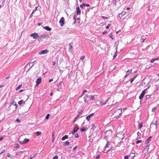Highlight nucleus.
Wrapping results in <instances>:
<instances>
[{
    "mask_svg": "<svg viewBox=\"0 0 159 159\" xmlns=\"http://www.w3.org/2000/svg\"><path fill=\"white\" fill-rule=\"evenodd\" d=\"M153 125H155V129L156 130L157 128V121H155V122H152L151 123L150 127H151Z\"/></svg>",
    "mask_w": 159,
    "mask_h": 159,
    "instance_id": "nucleus-12",
    "label": "nucleus"
},
{
    "mask_svg": "<svg viewBox=\"0 0 159 159\" xmlns=\"http://www.w3.org/2000/svg\"><path fill=\"white\" fill-rule=\"evenodd\" d=\"M86 130V128L84 127L83 128H81L80 130L81 132H82L85 131Z\"/></svg>",
    "mask_w": 159,
    "mask_h": 159,
    "instance_id": "nucleus-35",
    "label": "nucleus"
},
{
    "mask_svg": "<svg viewBox=\"0 0 159 159\" xmlns=\"http://www.w3.org/2000/svg\"><path fill=\"white\" fill-rule=\"evenodd\" d=\"M143 126V123H140L138 127L139 129H141Z\"/></svg>",
    "mask_w": 159,
    "mask_h": 159,
    "instance_id": "nucleus-36",
    "label": "nucleus"
},
{
    "mask_svg": "<svg viewBox=\"0 0 159 159\" xmlns=\"http://www.w3.org/2000/svg\"><path fill=\"white\" fill-rule=\"evenodd\" d=\"M16 121L18 123H20V120L18 118L16 119Z\"/></svg>",
    "mask_w": 159,
    "mask_h": 159,
    "instance_id": "nucleus-55",
    "label": "nucleus"
},
{
    "mask_svg": "<svg viewBox=\"0 0 159 159\" xmlns=\"http://www.w3.org/2000/svg\"><path fill=\"white\" fill-rule=\"evenodd\" d=\"M82 111H80V112L79 114H78L76 117L75 118L74 122L79 117H82L83 116H82Z\"/></svg>",
    "mask_w": 159,
    "mask_h": 159,
    "instance_id": "nucleus-9",
    "label": "nucleus"
},
{
    "mask_svg": "<svg viewBox=\"0 0 159 159\" xmlns=\"http://www.w3.org/2000/svg\"><path fill=\"white\" fill-rule=\"evenodd\" d=\"M34 62H30L26 66H25V68H28L27 72L29 71L30 69L32 68V67L34 66Z\"/></svg>",
    "mask_w": 159,
    "mask_h": 159,
    "instance_id": "nucleus-2",
    "label": "nucleus"
},
{
    "mask_svg": "<svg viewBox=\"0 0 159 159\" xmlns=\"http://www.w3.org/2000/svg\"><path fill=\"white\" fill-rule=\"evenodd\" d=\"M78 129L79 128L78 127H75L74 128L73 130H74V132L75 131L76 132L77 131Z\"/></svg>",
    "mask_w": 159,
    "mask_h": 159,
    "instance_id": "nucleus-33",
    "label": "nucleus"
},
{
    "mask_svg": "<svg viewBox=\"0 0 159 159\" xmlns=\"http://www.w3.org/2000/svg\"><path fill=\"white\" fill-rule=\"evenodd\" d=\"M48 50L45 49L39 52V55L45 54L48 52Z\"/></svg>",
    "mask_w": 159,
    "mask_h": 159,
    "instance_id": "nucleus-11",
    "label": "nucleus"
},
{
    "mask_svg": "<svg viewBox=\"0 0 159 159\" xmlns=\"http://www.w3.org/2000/svg\"><path fill=\"white\" fill-rule=\"evenodd\" d=\"M135 155L134 154V153H131L129 156V157H131V158L130 159H133V158L134 157H135Z\"/></svg>",
    "mask_w": 159,
    "mask_h": 159,
    "instance_id": "nucleus-28",
    "label": "nucleus"
},
{
    "mask_svg": "<svg viewBox=\"0 0 159 159\" xmlns=\"http://www.w3.org/2000/svg\"><path fill=\"white\" fill-rule=\"evenodd\" d=\"M94 115V113H92L90 114L89 116H87L86 118V120L88 121H89L90 120V118L91 117H92Z\"/></svg>",
    "mask_w": 159,
    "mask_h": 159,
    "instance_id": "nucleus-10",
    "label": "nucleus"
},
{
    "mask_svg": "<svg viewBox=\"0 0 159 159\" xmlns=\"http://www.w3.org/2000/svg\"><path fill=\"white\" fill-rule=\"evenodd\" d=\"M38 7H36L35 9L34 10L32 11V13H34V11L37 10Z\"/></svg>",
    "mask_w": 159,
    "mask_h": 159,
    "instance_id": "nucleus-51",
    "label": "nucleus"
},
{
    "mask_svg": "<svg viewBox=\"0 0 159 159\" xmlns=\"http://www.w3.org/2000/svg\"><path fill=\"white\" fill-rule=\"evenodd\" d=\"M118 46V44H117V45H116V51L115 52V53L114 54V55L113 56V58L114 59L117 56V47Z\"/></svg>",
    "mask_w": 159,
    "mask_h": 159,
    "instance_id": "nucleus-14",
    "label": "nucleus"
},
{
    "mask_svg": "<svg viewBox=\"0 0 159 159\" xmlns=\"http://www.w3.org/2000/svg\"><path fill=\"white\" fill-rule=\"evenodd\" d=\"M41 132L40 131H37L36 132V134L38 136H39L41 135Z\"/></svg>",
    "mask_w": 159,
    "mask_h": 159,
    "instance_id": "nucleus-40",
    "label": "nucleus"
},
{
    "mask_svg": "<svg viewBox=\"0 0 159 159\" xmlns=\"http://www.w3.org/2000/svg\"><path fill=\"white\" fill-rule=\"evenodd\" d=\"M76 20H77V23L78 24L77 25L79 26L81 25V24L80 23V17H76Z\"/></svg>",
    "mask_w": 159,
    "mask_h": 159,
    "instance_id": "nucleus-20",
    "label": "nucleus"
},
{
    "mask_svg": "<svg viewBox=\"0 0 159 159\" xmlns=\"http://www.w3.org/2000/svg\"><path fill=\"white\" fill-rule=\"evenodd\" d=\"M76 14H75L74 16V17L75 18L76 17H77L78 15H80L81 14V10L79 7L76 8Z\"/></svg>",
    "mask_w": 159,
    "mask_h": 159,
    "instance_id": "nucleus-4",
    "label": "nucleus"
},
{
    "mask_svg": "<svg viewBox=\"0 0 159 159\" xmlns=\"http://www.w3.org/2000/svg\"><path fill=\"white\" fill-rule=\"evenodd\" d=\"M147 89H146L143 90L141 94L144 96L145 93V91L147 90Z\"/></svg>",
    "mask_w": 159,
    "mask_h": 159,
    "instance_id": "nucleus-31",
    "label": "nucleus"
},
{
    "mask_svg": "<svg viewBox=\"0 0 159 159\" xmlns=\"http://www.w3.org/2000/svg\"><path fill=\"white\" fill-rule=\"evenodd\" d=\"M80 7L82 8L83 7H85V4H83L82 5H81L80 6Z\"/></svg>",
    "mask_w": 159,
    "mask_h": 159,
    "instance_id": "nucleus-54",
    "label": "nucleus"
},
{
    "mask_svg": "<svg viewBox=\"0 0 159 159\" xmlns=\"http://www.w3.org/2000/svg\"><path fill=\"white\" fill-rule=\"evenodd\" d=\"M79 137V135L78 133H76L75 135V138H78Z\"/></svg>",
    "mask_w": 159,
    "mask_h": 159,
    "instance_id": "nucleus-48",
    "label": "nucleus"
},
{
    "mask_svg": "<svg viewBox=\"0 0 159 159\" xmlns=\"http://www.w3.org/2000/svg\"><path fill=\"white\" fill-rule=\"evenodd\" d=\"M109 36L110 37H111L112 39H114V38L113 37L112 34V33H110L109 34Z\"/></svg>",
    "mask_w": 159,
    "mask_h": 159,
    "instance_id": "nucleus-42",
    "label": "nucleus"
},
{
    "mask_svg": "<svg viewBox=\"0 0 159 159\" xmlns=\"http://www.w3.org/2000/svg\"><path fill=\"white\" fill-rule=\"evenodd\" d=\"M111 25L110 24H108V25H107V26L106 27V28L107 29H109V27H110V26Z\"/></svg>",
    "mask_w": 159,
    "mask_h": 159,
    "instance_id": "nucleus-47",
    "label": "nucleus"
},
{
    "mask_svg": "<svg viewBox=\"0 0 159 159\" xmlns=\"http://www.w3.org/2000/svg\"><path fill=\"white\" fill-rule=\"evenodd\" d=\"M43 29L48 31H50L52 30V29L48 26L44 27Z\"/></svg>",
    "mask_w": 159,
    "mask_h": 159,
    "instance_id": "nucleus-21",
    "label": "nucleus"
},
{
    "mask_svg": "<svg viewBox=\"0 0 159 159\" xmlns=\"http://www.w3.org/2000/svg\"><path fill=\"white\" fill-rule=\"evenodd\" d=\"M156 111V108L155 107H153L152 109V112H155Z\"/></svg>",
    "mask_w": 159,
    "mask_h": 159,
    "instance_id": "nucleus-43",
    "label": "nucleus"
},
{
    "mask_svg": "<svg viewBox=\"0 0 159 159\" xmlns=\"http://www.w3.org/2000/svg\"><path fill=\"white\" fill-rule=\"evenodd\" d=\"M149 145L146 146L145 148L143 150V152H145V153H148V150L149 149Z\"/></svg>",
    "mask_w": 159,
    "mask_h": 159,
    "instance_id": "nucleus-19",
    "label": "nucleus"
},
{
    "mask_svg": "<svg viewBox=\"0 0 159 159\" xmlns=\"http://www.w3.org/2000/svg\"><path fill=\"white\" fill-rule=\"evenodd\" d=\"M134 80L133 78H132L130 80V81L131 82V83H132L133 82Z\"/></svg>",
    "mask_w": 159,
    "mask_h": 159,
    "instance_id": "nucleus-59",
    "label": "nucleus"
},
{
    "mask_svg": "<svg viewBox=\"0 0 159 159\" xmlns=\"http://www.w3.org/2000/svg\"><path fill=\"white\" fill-rule=\"evenodd\" d=\"M91 126H92V128L93 129L95 128L96 127V126L94 124H92L91 125Z\"/></svg>",
    "mask_w": 159,
    "mask_h": 159,
    "instance_id": "nucleus-37",
    "label": "nucleus"
},
{
    "mask_svg": "<svg viewBox=\"0 0 159 159\" xmlns=\"http://www.w3.org/2000/svg\"><path fill=\"white\" fill-rule=\"evenodd\" d=\"M109 142L108 141V140H107V143L105 146L104 148L105 149L103 151V152L104 153H106L107 152H108L111 149V148L107 149V148L108 147L109 145Z\"/></svg>",
    "mask_w": 159,
    "mask_h": 159,
    "instance_id": "nucleus-3",
    "label": "nucleus"
},
{
    "mask_svg": "<svg viewBox=\"0 0 159 159\" xmlns=\"http://www.w3.org/2000/svg\"><path fill=\"white\" fill-rule=\"evenodd\" d=\"M77 148V146H76V147H75L73 149V151H75V150Z\"/></svg>",
    "mask_w": 159,
    "mask_h": 159,
    "instance_id": "nucleus-56",
    "label": "nucleus"
},
{
    "mask_svg": "<svg viewBox=\"0 0 159 159\" xmlns=\"http://www.w3.org/2000/svg\"><path fill=\"white\" fill-rule=\"evenodd\" d=\"M5 151L4 150H2L0 152V154H2L3 153L5 152Z\"/></svg>",
    "mask_w": 159,
    "mask_h": 159,
    "instance_id": "nucleus-61",
    "label": "nucleus"
},
{
    "mask_svg": "<svg viewBox=\"0 0 159 159\" xmlns=\"http://www.w3.org/2000/svg\"><path fill=\"white\" fill-rule=\"evenodd\" d=\"M102 18L103 19H108V17H105V16H102Z\"/></svg>",
    "mask_w": 159,
    "mask_h": 159,
    "instance_id": "nucleus-57",
    "label": "nucleus"
},
{
    "mask_svg": "<svg viewBox=\"0 0 159 159\" xmlns=\"http://www.w3.org/2000/svg\"><path fill=\"white\" fill-rule=\"evenodd\" d=\"M15 148H20V146L18 144H16V146H15Z\"/></svg>",
    "mask_w": 159,
    "mask_h": 159,
    "instance_id": "nucleus-46",
    "label": "nucleus"
},
{
    "mask_svg": "<svg viewBox=\"0 0 159 159\" xmlns=\"http://www.w3.org/2000/svg\"><path fill=\"white\" fill-rule=\"evenodd\" d=\"M125 137V135L123 133H117L116 134V141L120 140L119 142H118V144L116 145V146H120V145L122 143V141H121L120 139L123 140Z\"/></svg>",
    "mask_w": 159,
    "mask_h": 159,
    "instance_id": "nucleus-1",
    "label": "nucleus"
},
{
    "mask_svg": "<svg viewBox=\"0 0 159 159\" xmlns=\"http://www.w3.org/2000/svg\"><path fill=\"white\" fill-rule=\"evenodd\" d=\"M36 86H38V85L41 82V78H38L37 79L36 81Z\"/></svg>",
    "mask_w": 159,
    "mask_h": 159,
    "instance_id": "nucleus-15",
    "label": "nucleus"
},
{
    "mask_svg": "<svg viewBox=\"0 0 159 159\" xmlns=\"http://www.w3.org/2000/svg\"><path fill=\"white\" fill-rule=\"evenodd\" d=\"M50 116V114H48L46 115V116L45 117V119H46V120H48V119L49 118V117Z\"/></svg>",
    "mask_w": 159,
    "mask_h": 159,
    "instance_id": "nucleus-41",
    "label": "nucleus"
},
{
    "mask_svg": "<svg viewBox=\"0 0 159 159\" xmlns=\"http://www.w3.org/2000/svg\"><path fill=\"white\" fill-rule=\"evenodd\" d=\"M58 158V157L57 155L54 156L53 158V159H57Z\"/></svg>",
    "mask_w": 159,
    "mask_h": 159,
    "instance_id": "nucleus-52",
    "label": "nucleus"
},
{
    "mask_svg": "<svg viewBox=\"0 0 159 159\" xmlns=\"http://www.w3.org/2000/svg\"><path fill=\"white\" fill-rule=\"evenodd\" d=\"M52 138H54V134L53 132L52 133Z\"/></svg>",
    "mask_w": 159,
    "mask_h": 159,
    "instance_id": "nucleus-63",
    "label": "nucleus"
},
{
    "mask_svg": "<svg viewBox=\"0 0 159 159\" xmlns=\"http://www.w3.org/2000/svg\"><path fill=\"white\" fill-rule=\"evenodd\" d=\"M141 142H142V140H137L136 142V143L137 144H138V143H140Z\"/></svg>",
    "mask_w": 159,
    "mask_h": 159,
    "instance_id": "nucleus-50",
    "label": "nucleus"
},
{
    "mask_svg": "<svg viewBox=\"0 0 159 159\" xmlns=\"http://www.w3.org/2000/svg\"><path fill=\"white\" fill-rule=\"evenodd\" d=\"M107 33V32L106 31H104L103 32L102 34H106Z\"/></svg>",
    "mask_w": 159,
    "mask_h": 159,
    "instance_id": "nucleus-64",
    "label": "nucleus"
},
{
    "mask_svg": "<svg viewBox=\"0 0 159 159\" xmlns=\"http://www.w3.org/2000/svg\"><path fill=\"white\" fill-rule=\"evenodd\" d=\"M30 36L31 37H33L34 39H36L39 36L38 34L36 33H34L32 34H31L30 35Z\"/></svg>",
    "mask_w": 159,
    "mask_h": 159,
    "instance_id": "nucleus-6",
    "label": "nucleus"
},
{
    "mask_svg": "<svg viewBox=\"0 0 159 159\" xmlns=\"http://www.w3.org/2000/svg\"><path fill=\"white\" fill-rule=\"evenodd\" d=\"M90 96L91 97V98H90V100H94L95 99V97H97V95H91Z\"/></svg>",
    "mask_w": 159,
    "mask_h": 159,
    "instance_id": "nucleus-22",
    "label": "nucleus"
},
{
    "mask_svg": "<svg viewBox=\"0 0 159 159\" xmlns=\"http://www.w3.org/2000/svg\"><path fill=\"white\" fill-rule=\"evenodd\" d=\"M118 110H120V112L118 116H115V118H118L120 116L122 113V110L121 109H118Z\"/></svg>",
    "mask_w": 159,
    "mask_h": 159,
    "instance_id": "nucleus-25",
    "label": "nucleus"
},
{
    "mask_svg": "<svg viewBox=\"0 0 159 159\" xmlns=\"http://www.w3.org/2000/svg\"><path fill=\"white\" fill-rule=\"evenodd\" d=\"M68 138V136L67 135H65L63 136L61 139V140L62 141L64 140L65 139Z\"/></svg>",
    "mask_w": 159,
    "mask_h": 159,
    "instance_id": "nucleus-23",
    "label": "nucleus"
},
{
    "mask_svg": "<svg viewBox=\"0 0 159 159\" xmlns=\"http://www.w3.org/2000/svg\"><path fill=\"white\" fill-rule=\"evenodd\" d=\"M84 101L86 103H87L89 100L88 98V95H85V96L84 97Z\"/></svg>",
    "mask_w": 159,
    "mask_h": 159,
    "instance_id": "nucleus-13",
    "label": "nucleus"
},
{
    "mask_svg": "<svg viewBox=\"0 0 159 159\" xmlns=\"http://www.w3.org/2000/svg\"><path fill=\"white\" fill-rule=\"evenodd\" d=\"M21 85H22L21 84H20V85H19L16 88V90H18L19 89H20V88H21Z\"/></svg>",
    "mask_w": 159,
    "mask_h": 159,
    "instance_id": "nucleus-32",
    "label": "nucleus"
},
{
    "mask_svg": "<svg viewBox=\"0 0 159 159\" xmlns=\"http://www.w3.org/2000/svg\"><path fill=\"white\" fill-rule=\"evenodd\" d=\"M147 89H146L143 90L141 94L144 96L145 93V91L147 90Z\"/></svg>",
    "mask_w": 159,
    "mask_h": 159,
    "instance_id": "nucleus-30",
    "label": "nucleus"
},
{
    "mask_svg": "<svg viewBox=\"0 0 159 159\" xmlns=\"http://www.w3.org/2000/svg\"><path fill=\"white\" fill-rule=\"evenodd\" d=\"M29 141V139L25 138L24 139L23 141H19V142L20 144H24L27 143Z\"/></svg>",
    "mask_w": 159,
    "mask_h": 159,
    "instance_id": "nucleus-5",
    "label": "nucleus"
},
{
    "mask_svg": "<svg viewBox=\"0 0 159 159\" xmlns=\"http://www.w3.org/2000/svg\"><path fill=\"white\" fill-rule=\"evenodd\" d=\"M23 100H21L20 101H19L18 102V104L19 105H21L22 104L23 102Z\"/></svg>",
    "mask_w": 159,
    "mask_h": 159,
    "instance_id": "nucleus-39",
    "label": "nucleus"
},
{
    "mask_svg": "<svg viewBox=\"0 0 159 159\" xmlns=\"http://www.w3.org/2000/svg\"><path fill=\"white\" fill-rule=\"evenodd\" d=\"M159 59L158 58H153L152 59L151 61L150 62L151 63H153L156 60H157Z\"/></svg>",
    "mask_w": 159,
    "mask_h": 159,
    "instance_id": "nucleus-27",
    "label": "nucleus"
},
{
    "mask_svg": "<svg viewBox=\"0 0 159 159\" xmlns=\"http://www.w3.org/2000/svg\"><path fill=\"white\" fill-rule=\"evenodd\" d=\"M132 70H128V71H127L126 72V74L127 75H129V74H130L132 72Z\"/></svg>",
    "mask_w": 159,
    "mask_h": 159,
    "instance_id": "nucleus-26",
    "label": "nucleus"
},
{
    "mask_svg": "<svg viewBox=\"0 0 159 159\" xmlns=\"http://www.w3.org/2000/svg\"><path fill=\"white\" fill-rule=\"evenodd\" d=\"M144 96L142 95L141 94H140V95L139 98L140 100H142L143 97Z\"/></svg>",
    "mask_w": 159,
    "mask_h": 159,
    "instance_id": "nucleus-38",
    "label": "nucleus"
},
{
    "mask_svg": "<svg viewBox=\"0 0 159 159\" xmlns=\"http://www.w3.org/2000/svg\"><path fill=\"white\" fill-rule=\"evenodd\" d=\"M85 57V56H82L81 57L80 59L81 60H83L84 59Z\"/></svg>",
    "mask_w": 159,
    "mask_h": 159,
    "instance_id": "nucleus-53",
    "label": "nucleus"
},
{
    "mask_svg": "<svg viewBox=\"0 0 159 159\" xmlns=\"http://www.w3.org/2000/svg\"><path fill=\"white\" fill-rule=\"evenodd\" d=\"M146 39V37L145 36L143 35L141 37L140 39V41L142 43H143L144 41Z\"/></svg>",
    "mask_w": 159,
    "mask_h": 159,
    "instance_id": "nucleus-17",
    "label": "nucleus"
},
{
    "mask_svg": "<svg viewBox=\"0 0 159 159\" xmlns=\"http://www.w3.org/2000/svg\"><path fill=\"white\" fill-rule=\"evenodd\" d=\"M7 156L8 157H10L11 158L12 157V156L9 153H8L7 155Z\"/></svg>",
    "mask_w": 159,
    "mask_h": 159,
    "instance_id": "nucleus-49",
    "label": "nucleus"
},
{
    "mask_svg": "<svg viewBox=\"0 0 159 159\" xmlns=\"http://www.w3.org/2000/svg\"><path fill=\"white\" fill-rule=\"evenodd\" d=\"M47 35H43L40 36L39 37V36L38 38V40L39 42L42 41L43 40V39L45 38L46 37Z\"/></svg>",
    "mask_w": 159,
    "mask_h": 159,
    "instance_id": "nucleus-8",
    "label": "nucleus"
},
{
    "mask_svg": "<svg viewBox=\"0 0 159 159\" xmlns=\"http://www.w3.org/2000/svg\"><path fill=\"white\" fill-rule=\"evenodd\" d=\"M152 138V136L149 137L148 139L145 141V143L146 144L148 143L151 140V139Z\"/></svg>",
    "mask_w": 159,
    "mask_h": 159,
    "instance_id": "nucleus-18",
    "label": "nucleus"
},
{
    "mask_svg": "<svg viewBox=\"0 0 159 159\" xmlns=\"http://www.w3.org/2000/svg\"><path fill=\"white\" fill-rule=\"evenodd\" d=\"M150 97V95H147L146 96V99H147L149 98Z\"/></svg>",
    "mask_w": 159,
    "mask_h": 159,
    "instance_id": "nucleus-58",
    "label": "nucleus"
},
{
    "mask_svg": "<svg viewBox=\"0 0 159 159\" xmlns=\"http://www.w3.org/2000/svg\"><path fill=\"white\" fill-rule=\"evenodd\" d=\"M100 104H101V105H105L106 104V102H103L101 101L100 102Z\"/></svg>",
    "mask_w": 159,
    "mask_h": 159,
    "instance_id": "nucleus-45",
    "label": "nucleus"
},
{
    "mask_svg": "<svg viewBox=\"0 0 159 159\" xmlns=\"http://www.w3.org/2000/svg\"><path fill=\"white\" fill-rule=\"evenodd\" d=\"M137 139H139L140 138L141 134L139 132H138L137 133Z\"/></svg>",
    "mask_w": 159,
    "mask_h": 159,
    "instance_id": "nucleus-34",
    "label": "nucleus"
},
{
    "mask_svg": "<svg viewBox=\"0 0 159 159\" xmlns=\"http://www.w3.org/2000/svg\"><path fill=\"white\" fill-rule=\"evenodd\" d=\"M69 144L70 142L68 141H66L64 142L63 145L64 146H67Z\"/></svg>",
    "mask_w": 159,
    "mask_h": 159,
    "instance_id": "nucleus-24",
    "label": "nucleus"
},
{
    "mask_svg": "<svg viewBox=\"0 0 159 159\" xmlns=\"http://www.w3.org/2000/svg\"><path fill=\"white\" fill-rule=\"evenodd\" d=\"M77 17H76L75 18L74 17V16H73V19L75 21L73 23V24H75L76 23V18Z\"/></svg>",
    "mask_w": 159,
    "mask_h": 159,
    "instance_id": "nucleus-44",
    "label": "nucleus"
},
{
    "mask_svg": "<svg viewBox=\"0 0 159 159\" xmlns=\"http://www.w3.org/2000/svg\"><path fill=\"white\" fill-rule=\"evenodd\" d=\"M64 19L63 17H62L61 18L60 21L59 23L61 26H63L64 24Z\"/></svg>",
    "mask_w": 159,
    "mask_h": 159,
    "instance_id": "nucleus-7",
    "label": "nucleus"
},
{
    "mask_svg": "<svg viewBox=\"0 0 159 159\" xmlns=\"http://www.w3.org/2000/svg\"><path fill=\"white\" fill-rule=\"evenodd\" d=\"M69 51H71L72 49V46L71 45L70 43L69 44Z\"/></svg>",
    "mask_w": 159,
    "mask_h": 159,
    "instance_id": "nucleus-29",
    "label": "nucleus"
},
{
    "mask_svg": "<svg viewBox=\"0 0 159 159\" xmlns=\"http://www.w3.org/2000/svg\"><path fill=\"white\" fill-rule=\"evenodd\" d=\"M87 92V91L86 90H84L83 92V95L86 92Z\"/></svg>",
    "mask_w": 159,
    "mask_h": 159,
    "instance_id": "nucleus-62",
    "label": "nucleus"
},
{
    "mask_svg": "<svg viewBox=\"0 0 159 159\" xmlns=\"http://www.w3.org/2000/svg\"><path fill=\"white\" fill-rule=\"evenodd\" d=\"M129 157L128 156H125L124 159H128Z\"/></svg>",
    "mask_w": 159,
    "mask_h": 159,
    "instance_id": "nucleus-60",
    "label": "nucleus"
},
{
    "mask_svg": "<svg viewBox=\"0 0 159 159\" xmlns=\"http://www.w3.org/2000/svg\"><path fill=\"white\" fill-rule=\"evenodd\" d=\"M126 12L125 11H122L119 14V17L120 18H121L123 16L126 14Z\"/></svg>",
    "mask_w": 159,
    "mask_h": 159,
    "instance_id": "nucleus-16",
    "label": "nucleus"
}]
</instances>
